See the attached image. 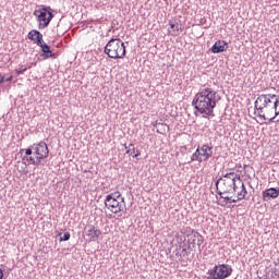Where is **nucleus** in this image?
<instances>
[{"mask_svg":"<svg viewBox=\"0 0 279 279\" xmlns=\"http://www.w3.org/2000/svg\"><path fill=\"white\" fill-rule=\"evenodd\" d=\"M196 150L198 151L202 162H208V160L213 158V146H209L208 144L197 146Z\"/></svg>","mask_w":279,"mask_h":279,"instance_id":"nucleus-10","label":"nucleus"},{"mask_svg":"<svg viewBox=\"0 0 279 279\" xmlns=\"http://www.w3.org/2000/svg\"><path fill=\"white\" fill-rule=\"evenodd\" d=\"M169 25H170V34L172 36H180V25H178L177 22H173V21H170L169 22Z\"/></svg>","mask_w":279,"mask_h":279,"instance_id":"nucleus-17","label":"nucleus"},{"mask_svg":"<svg viewBox=\"0 0 279 279\" xmlns=\"http://www.w3.org/2000/svg\"><path fill=\"white\" fill-rule=\"evenodd\" d=\"M236 180H241V175L236 174V172L222 174V177L216 181L217 194L226 195L228 193H236V191H239Z\"/></svg>","mask_w":279,"mask_h":279,"instance_id":"nucleus-4","label":"nucleus"},{"mask_svg":"<svg viewBox=\"0 0 279 279\" xmlns=\"http://www.w3.org/2000/svg\"><path fill=\"white\" fill-rule=\"evenodd\" d=\"M24 151V156H23ZM23 165H34V167H40L43 160L49 158V146L44 141L35 143L29 147L20 149Z\"/></svg>","mask_w":279,"mask_h":279,"instance_id":"nucleus-3","label":"nucleus"},{"mask_svg":"<svg viewBox=\"0 0 279 279\" xmlns=\"http://www.w3.org/2000/svg\"><path fill=\"white\" fill-rule=\"evenodd\" d=\"M191 252H193V250H182L181 252V257L182 258H189V254H191Z\"/></svg>","mask_w":279,"mask_h":279,"instance_id":"nucleus-23","label":"nucleus"},{"mask_svg":"<svg viewBox=\"0 0 279 279\" xmlns=\"http://www.w3.org/2000/svg\"><path fill=\"white\" fill-rule=\"evenodd\" d=\"M220 197H221V199H225V202H228V204H232V197H230V196H223V194L220 195Z\"/></svg>","mask_w":279,"mask_h":279,"instance_id":"nucleus-24","label":"nucleus"},{"mask_svg":"<svg viewBox=\"0 0 279 279\" xmlns=\"http://www.w3.org/2000/svg\"><path fill=\"white\" fill-rule=\"evenodd\" d=\"M202 162V159L199 157V153L198 150L196 149L195 153L191 156V159L190 161L187 162V165H191V162Z\"/></svg>","mask_w":279,"mask_h":279,"instance_id":"nucleus-19","label":"nucleus"},{"mask_svg":"<svg viewBox=\"0 0 279 279\" xmlns=\"http://www.w3.org/2000/svg\"><path fill=\"white\" fill-rule=\"evenodd\" d=\"M126 154L129 156H132L133 158H138V156H141V150L136 149V147H134V144H129V149L126 150Z\"/></svg>","mask_w":279,"mask_h":279,"instance_id":"nucleus-16","label":"nucleus"},{"mask_svg":"<svg viewBox=\"0 0 279 279\" xmlns=\"http://www.w3.org/2000/svg\"><path fill=\"white\" fill-rule=\"evenodd\" d=\"M218 101L217 92L210 87H205L201 88L195 95L192 106L199 114H203L204 119H208V117H215V108H217Z\"/></svg>","mask_w":279,"mask_h":279,"instance_id":"nucleus-2","label":"nucleus"},{"mask_svg":"<svg viewBox=\"0 0 279 279\" xmlns=\"http://www.w3.org/2000/svg\"><path fill=\"white\" fill-rule=\"evenodd\" d=\"M105 53L113 60H123L125 56V44L119 38H111L105 46Z\"/></svg>","mask_w":279,"mask_h":279,"instance_id":"nucleus-6","label":"nucleus"},{"mask_svg":"<svg viewBox=\"0 0 279 279\" xmlns=\"http://www.w3.org/2000/svg\"><path fill=\"white\" fill-rule=\"evenodd\" d=\"M33 14L37 19L39 29H45V27H49V23L53 21V13L51 12V7L41 5V8L35 10Z\"/></svg>","mask_w":279,"mask_h":279,"instance_id":"nucleus-7","label":"nucleus"},{"mask_svg":"<svg viewBox=\"0 0 279 279\" xmlns=\"http://www.w3.org/2000/svg\"><path fill=\"white\" fill-rule=\"evenodd\" d=\"M240 199L238 198V199H232L231 198V204H236V202H239Z\"/></svg>","mask_w":279,"mask_h":279,"instance_id":"nucleus-29","label":"nucleus"},{"mask_svg":"<svg viewBox=\"0 0 279 279\" xmlns=\"http://www.w3.org/2000/svg\"><path fill=\"white\" fill-rule=\"evenodd\" d=\"M12 80H13V76H9V77L4 78V82H12Z\"/></svg>","mask_w":279,"mask_h":279,"instance_id":"nucleus-27","label":"nucleus"},{"mask_svg":"<svg viewBox=\"0 0 279 279\" xmlns=\"http://www.w3.org/2000/svg\"><path fill=\"white\" fill-rule=\"evenodd\" d=\"M59 241L62 243V241H69L71 239V233L70 232H65L62 236V233H59Z\"/></svg>","mask_w":279,"mask_h":279,"instance_id":"nucleus-20","label":"nucleus"},{"mask_svg":"<svg viewBox=\"0 0 279 279\" xmlns=\"http://www.w3.org/2000/svg\"><path fill=\"white\" fill-rule=\"evenodd\" d=\"M0 279H3V269L0 268Z\"/></svg>","mask_w":279,"mask_h":279,"instance_id":"nucleus-28","label":"nucleus"},{"mask_svg":"<svg viewBox=\"0 0 279 279\" xmlns=\"http://www.w3.org/2000/svg\"><path fill=\"white\" fill-rule=\"evenodd\" d=\"M124 148H125L126 151H128V149H130V146H128V144H124Z\"/></svg>","mask_w":279,"mask_h":279,"instance_id":"nucleus-30","label":"nucleus"},{"mask_svg":"<svg viewBox=\"0 0 279 279\" xmlns=\"http://www.w3.org/2000/svg\"><path fill=\"white\" fill-rule=\"evenodd\" d=\"M239 184L241 186V191L238 192V199H245V195H247V190L245 189V183H243V181L241 180V177L239 180Z\"/></svg>","mask_w":279,"mask_h":279,"instance_id":"nucleus-18","label":"nucleus"},{"mask_svg":"<svg viewBox=\"0 0 279 279\" xmlns=\"http://www.w3.org/2000/svg\"><path fill=\"white\" fill-rule=\"evenodd\" d=\"M208 279H226L232 276V267L226 264L215 266L208 270Z\"/></svg>","mask_w":279,"mask_h":279,"instance_id":"nucleus-8","label":"nucleus"},{"mask_svg":"<svg viewBox=\"0 0 279 279\" xmlns=\"http://www.w3.org/2000/svg\"><path fill=\"white\" fill-rule=\"evenodd\" d=\"M279 196V189L269 187L263 192L264 202H270V199H276Z\"/></svg>","mask_w":279,"mask_h":279,"instance_id":"nucleus-14","label":"nucleus"},{"mask_svg":"<svg viewBox=\"0 0 279 279\" xmlns=\"http://www.w3.org/2000/svg\"><path fill=\"white\" fill-rule=\"evenodd\" d=\"M105 207L113 213V215H119V217H122L121 213H128L125 197L121 195V192L108 194L105 198Z\"/></svg>","mask_w":279,"mask_h":279,"instance_id":"nucleus-5","label":"nucleus"},{"mask_svg":"<svg viewBox=\"0 0 279 279\" xmlns=\"http://www.w3.org/2000/svg\"><path fill=\"white\" fill-rule=\"evenodd\" d=\"M3 82H5V76L0 74V84H3Z\"/></svg>","mask_w":279,"mask_h":279,"instance_id":"nucleus-26","label":"nucleus"},{"mask_svg":"<svg viewBox=\"0 0 279 279\" xmlns=\"http://www.w3.org/2000/svg\"><path fill=\"white\" fill-rule=\"evenodd\" d=\"M27 71V65H22L20 69L15 70L16 75H23Z\"/></svg>","mask_w":279,"mask_h":279,"instance_id":"nucleus-21","label":"nucleus"},{"mask_svg":"<svg viewBox=\"0 0 279 279\" xmlns=\"http://www.w3.org/2000/svg\"><path fill=\"white\" fill-rule=\"evenodd\" d=\"M275 276L279 278V264L275 267Z\"/></svg>","mask_w":279,"mask_h":279,"instance_id":"nucleus-25","label":"nucleus"},{"mask_svg":"<svg viewBox=\"0 0 279 279\" xmlns=\"http://www.w3.org/2000/svg\"><path fill=\"white\" fill-rule=\"evenodd\" d=\"M181 248L183 250V252H186V250H193V246L191 245V243H183L181 245Z\"/></svg>","mask_w":279,"mask_h":279,"instance_id":"nucleus-22","label":"nucleus"},{"mask_svg":"<svg viewBox=\"0 0 279 279\" xmlns=\"http://www.w3.org/2000/svg\"><path fill=\"white\" fill-rule=\"evenodd\" d=\"M38 38H40L41 40H45L43 39V33H40V31L32 29L28 33V40H33L36 45H38Z\"/></svg>","mask_w":279,"mask_h":279,"instance_id":"nucleus-15","label":"nucleus"},{"mask_svg":"<svg viewBox=\"0 0 279 279\" xmlns=\"http://www.w3.org/2000/svg\"><path fill=\"white\" fill-rule=\"evenodd\" d=\"M187 236H189L187 243L192 245V248H195V245H197L199 252H202V245L204 244V236L199 234V232H193V234Z\"/></svg>","mask_w":279,"mask_h":279,"instance_id":"nucleus-11","label":"nucleus"},{"mask_svg":"<svg viewBox=\"0 0 279 279\" xmlns=\"http://www.w3.org/2000/svg\"><path fill=\"white\" fill-rule=\"evenodd\" d=\"M85 234L89 238V241H97L101 235V231L96 229L95 226H88L85 228Z\"/></svg>","mask_w":279,"mask_h":279,"instance_id":"nucleus-13","label":"nucleus"},{"mask_svg":"<svg viewBox=\"0 0 279 279\" xmlns=\"http://www.w3.org/2000/svg\"><path fill=\"white\" fill-rule=\"evenodd\" d=\"M37 47L41 49L40 58H43V60H49V58L56 60V58H58V54L51 51V47H49L45 40H41L40 37L37 39Z\"/></svg>","mask_w":279,"mask_h":279,"instance_id":"nucleus-9","label":"nucleus"},{"mask_svg":"<svg viewBox=\"0 0 279 279\" xmlns=\"http://www.w3.org/2000/svg\"><path fill=\"white\" fill-rule=\"evenodd\" d=\"M211 53H223V51H228V41L226 40H218L216 41L211 49Z\"/></svg>","mask_w":279,"mask_h":279,"instance_id":"nucleus-12","label":"nucleus"},{"mask_svg":"<svg viewBox=\"0 0 279 279\" xmlns=\"http://www.w3.org/2000/svg\"><path fill=\"white\" fill-rule=\"evenodd\" d=\"M254 114L263 121L274 123L279 116V98L276 94H262L254 102Z\"/></svg>","mask_w":279,"mask_h":279,"instance_id":"nucleus-1","label":"nucleus"}]
</instances>
